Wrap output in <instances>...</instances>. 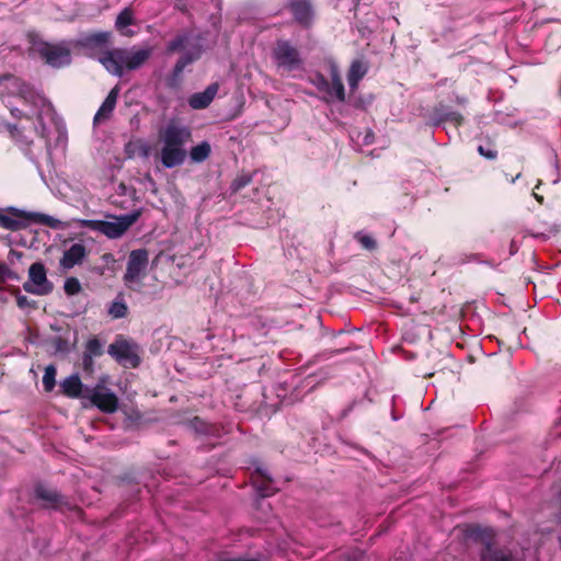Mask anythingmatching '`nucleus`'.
<instances>
[{
    "label": "nucleus",
    "instance_id": "obj_1",
    "mask_svg": "<svg viewBox=\"0 0 561 561\" xmlns=\"http://www.w3.org/2000/svg\"><path fill=\"white\" fill-rule=\"evenodd\" d=\"M158 137L161 144L159 158L162 165L168 169L181 165L186 159L184 146L192 139L191 130L171 122L159 130Z\"/></svg>",
    "mask_w": 561,
    "mask_h": 561
},
{
    "label": "nucleus",
    "instance_id": "obj_2",
    "mask_svg": "<svg viewBox=\"0 0 561 561\" xmlns=\"http://www.w3.org/2000/svg\"><path fill=\"white\" fill-rule=\"evenodd\" d=\"M27 37L31 44V49L49 66L58 68L70 62L71 53L66 43H48L35 33H30Z\"/></svg>",
    "mask_w": 561,
    "mask_h": 561
},
{
    "label": "nucleus",
    "instance_id": "obj_3",
    "mask_svg": "<svg viewBox=\"0 0 561 561\" xmlns=\"http://www.w3.org/2000/svg\"><path fill=\"white\" fill-rule=\"evenodd\" d=\"M141 211L135 210L124 216H108V220H82L81 225L94 231H99L110 239L121 238L140 217Z\"/></svg>",
    "mask_w": 561,
    "mask_h": 561
},
{
    "label": "nucleus",
    "instance_id": "obj_4",
    "mask_svg": "<svg viewBox=\"0 0 561 561\" xmlns=\"http://www.w3.org/2000/svg\"><path fill=\"white\" fill-rule=\"evenodd\" d=\"M149 264V252L136 249L129 252L123 279L128 287L139 284Z\"/></svg>",
    "mask_w": 561,
    "mask_h": 561
},
{
    "label": "nucleus",
    "instance_id": "obj_5",
    "mask_svg": "<svg viewBox=\"0 0 561 561\" xmlns=\"http://www.w3.org/2000/svg\"><path fill=\"white\" fill-rule=\"evenodd\" d=\"M28 282L23 285L25 291L44 296L51 291L53 285L47 279L46 268L43 263H33L28 268Z\"/></svg>",
    "mask_w": 561,
    "mask_h": 561
},
{
    "label": "nucleus",
    "instance_id": "obj_6",
    "mask_svg": "<svg viewBox=\"0 0 561 561\" xmlns=\"http://www.w3.org/2000/svg\"><path fill=\"white\" fill-rule=\"evenodd\" d=\"M107 352L125 367L136 368L140 363L137 345L126 340H117L108 346Z\"/></svg>",
    "mask_w": 561,
    "mask_h": 561
},
{
    "label": "nucleus",
    "instance_id": "obj_7",
    "mask_svg": "<svg viewBox=\"0 0 561 561\" xmlns=\"http://www.w3.org/2000/svg\"><path fill=\"white\" fill-rule=\"evenodd\" d=\"M128 49L113 48L101 54L99 61L111 73L122 77L127 70Z\"/></svg>",
    "mask_w": 561,
    "mask_h": 561
},
{
    "label": "nucleus",
    "instance_id": "obj_8",
    "mask_svg": "<svg viewBox=\"0 0 561 561\" xmlns=\"http://www.w3.org/2000/svg\"><path fill=\"white\" fill-rule=\"evenodd\" d=\"M92 405L105 413H113L118 408L117 396L103 385H96L88 396Z\"/></svg>",
    "mask_w": 561,
    "mask_h": 561
},
{
    "label": "nucleus",
    "instance_id": "obj_9",
    "mask_svg": "<svg viewBox=\"0 0 561 561\" xmlns=\"http://www.w3.org/2000/svg\"><path fill=\"white\" fill-rule=\"evenodd\" d=\"M274 57L279 67L294 69L300 65L298 50L287 41H277L274 48Z\"/></svg>",
    "mask_w": 561,
    "mask_h": 561
},
{
    "label": "nucleus",
    "instance_id": "obj_10",
    "mask_svg": "<svg viewBox=\"0 0 561 561\" xmlns=\"http://www.w3.org/2000/svg\"><path fill=\"white\" fill-rule=\"evenodd\" d=\"M295 21L305 26H310L313 19V10L310 0H289L288 5Z\"/></svg>",
    "mask_w": 561,
    "mask_h": 561
},
{
    "label": "nucleus",
    "instance_id": "obj_11",
    "mask_svg": "<svg viewBox=\"0 0 561 561\" xmlns=\"http://www.w3.org/2000/svg\"><path fill=\"white\" fill-rule=\"evenodd\" d=\"M31 217V215L19 210H13L9 215L0 213V226L8 230L18 231L27 226V220Z\"/></svg>",
    "mask_w": 561,
    "mask_h": 561
},
{
    "label": "nucleus",
    "instance_id": "obj_12",
    "mask_svg": "<svg viewBox=\"0 0 561 561\" xmlns=\"http://www.w3.org/2000/svg\"><path fill=\"white\" fill-rule=\"evenodd\" d=\"M219 85L218 83H211L208 85L205 91L194 93L188 99V104L194 110H202L207 107L213 100L215 99L217 92H218Z\"/></svg>",
    "mask_w": 561,
    "mask_h": 561
},
{
    "label": "nucleus",
    "instance_id": "obj_13",
    "mask_svg": "<svg viewBox=\"0 0 561 561\" xmlns=\"http://www.w3.org/2000/svg\"><path fill=\"white\" fill-rule=\"evenodd\" d=\"M85 255V247L81 243H75L67 251H65L62 257L60 259V265L65 270H70L75 265L82 263Z\"/></svg>",
    "mask_w": 561,
    "mask_h": 561
},
{
    "label": "nucleus",
    "instance_id": "obj_14",
    "mask_svg": "<svg viewBox=\"0 0 561 561\" xmlns=\"http://www.w3.org/2000/svg\"><path fill=\"white\" fill-rule=\"evenodd\" d=\"M35 494L38 500L43 501V505L48 508L59 507L64 503L59 493L43 484L36 486Z\"/></svg>",
    "mask_w": 561,
    "mask_h": 561
},
{
    "label": "nucleus",
    "instance_id": "obj_15",
    "mask_svg": "<svg viewBox=\"0 0 561 561\" xmlns=\"http://www.w3.org/2000/svg\"><path fill=\"white\" fill-rule=\"evenodd\" d=\"M152 55L151 47H142L128 50L127 70H136L145 65Z\"/></svg>",
    "mask_w": 561,
    "mask_h": 561
},
{
    "label": "nucleus",
    "instance_id": "obj_16",
    "mask_svg": "<svg viewBox=\"0 0 561 561\" xmlns=\"http://www.w3.org/2000/svg\"><path fill=\"white\" fill-rule=\"evenodd\" d=\"M118 98V88L115 87L112 89V91L108 93L107 98L96 112L94 116V123H101L103 121H106L111 117L112 112L115 108L116 102Z\"/></svg>",
    "mask_w": 561,
    "mask_h": 561
},
{
    "label": "nucleus",
    "instance_id": "obj_17",
    "mask_svg": "<svg viewBox=\"0 0 561 561\" xmlns=\"http://www.w3.org/2000/svg\"><path fill=\"white\" fill-rule=\"evenodd\" d=\"M125 151L128 158H148L151 152V148L144 139L138 138L130 140L126 145Z\"/></svg>",
    "mask_w": 561,
    "mask_h": 561
},
{
    "label": "nucleus",
    "instance_id": "obj_18",
    "mask_svg": "<svg viewBox=\"0 0 561 561\" xmlns=\"http://www.w3.org/2000/svg\"><path fill=\"white\" fill-rule=\"evenodd\" d=\"M60 386L64 393L68 397L78 398L82 393L83 385L79 376L77 375L70 376L69 378L65 379Z\"/></svg>",
    "mask_w": 561,
    "mask_h": 561
},
{
    "label": "nucleus",
    "instance_id": "obj_19",
    "mask_svg": "<svg viewBox=\"0 0 561 561\" xmlns=\"http://www.w3.org/2000/svg\"><path fill=\"white\" fill-rule=\"evenodd\" d=\"M193 46L195 48V50L193 53H188V54L184 55L176 61L174 69H173V75L175 77H179L188 64H191L193 60H195L199 57L201 50H202L201 45L197 43Z\"/></svg>",
    "mask_w": 561,
    "mask_h": 561
},
{
    "label": "nucleus",
    "instance_id": "obj_20",
    "mask_svg": "<svg viewBox=\"0 0 561 561\" xmlns=\"http://www.w3.org/2000/svg\"><path fill=\"white\" fill-rule=\"evenodd\" d=\"M128 313V307L123 299L122 294L117 296V298L111 304L108 308V314L113 319L125 318Z\"/></svg>",
    "mask_w": 561,
    "mask_h": 561
},
{
    "label": "nucleus",
    "instance_id": "obj_21",
    "mask_svg": "<svg viewBox=\"0 0 561 561\" xmlns=\"http://www.w3.org/2000/svg\"><path fill=\"white\" fill-rule=\"evenodd\" d=\"M193 35L191 33H183L178 35L173 41L168 44V53H176L185 49L190 44Z\"/></svg>",
    "mask_w": 561,
    "mask_h": 561
},
{
    "label": "nucleus",
    "instance_id": "obj_22",
    "mask_svg": "<svg viewBox=\"0 0 561 561\" xmlns=\"http://www.w3.org/2000/svg\"><path fill=\"white\" fill-rule=\"evenodd\" d=\"M366 73V68L364 65L356 60L352 64L350 72H348V82L352 89H356L359 80Z\"/></svg>",
    "mask_w": 561,
    "mask_h": 561
},
{
    "label": "nucleus",
    "instance_id": "obj_23",
    "mask_svg": "<svg viewBox=\"0 0 561 561\" xmlns=\"http://www.w3.org/2000/svg\"><path fill=\"white\" fill-rule=\"evenodd\" d=\"M329 93L330 95L335 96L339 101H344L345 99V92L342 80L334 68L332 69V87Z\"/></svg>",
    "mask_w": 561,
    "mask_h": 561
},
{
    "label": "nucleus",
    "instance_id": "obj_24",
    "mask_svg": "<svg viewBox=\"0 0 561 561\" xmlns=\"http://www.w3.org/2000/svg\"><path fill=\"white\" fill-rule=\"evenodd\" d=\"M210 153V145L206 141L191 149V159L195 162H202L208 158Z\"/></svg>",
    "mask_w": 561,
    "mask_h": 561
},
{
    "label": "nucleus",
    "instance_id": "obj_25",
    "mask_svg": "<svg viewBox=\"0 0 561 561\" xmlns=\"http://www.w3.org/2000/svg\"><path fill=\"white\" fill-rule=\"evenodd\" d=\"M134 23V13L131 9L126 8L124 9L116 19L115 26L118 30H123Z\"/></svg>",
    "mask_w": 561,
    "mask_h": 561
},
{
    "label": "nucleus",
    "instance_id": "obj_26",
    "mask_svg": "<svg viewBox=\"0 0 561 561\" xmlns=\"http://www.w3.org/2000/svg\"><path fill=\"white\" fill-rule=\"evenodd\" d=\"M56 368L54 366H47L43 376V385L46 391H51L55 387Z\"/></svg>",
    "mask_w": 561,
    "mask_h": 561
},
{
    "label": "nucleus",
    "instance_id": "obj_27",
    "mask_svg": "<svg viewBox=\"0 0 561 561\" xmlns=\"http://www.w3.org/2000/svg\"><path fill=\"white\" fill-rule=\"evenodd\" d=\"M64 289L66 294L72 296L79 294L82 288L78 278L69 277L65 282Z\"/></svg>",
    "mask_w": 561,
    "mask_h": 561
},
{
    "label": "nucleus",
    "instance_id": "obj_28",
    "mask_svg": "<svg viewBox=\"0 0 561 561\" xmlns=\"http://www.w3.org/2000/svg\"><path fill=\"white\" fill-rule=\"evenodd\" d=\"M101 343L98 339H91L87 343V353L91 354V356H98L101 354Z\"/></svg>",
    "mask_w": 561,
    "mask_h": 561
},
{
    "label": "nucleus",
    "instance_id": "obj_29",
    "mask_svg": "<svg viewBox=\"0 0 561 561\" xmlns=\"http://www.w3.org/2000/svg\"><path fill=\"white\" fill-rule=\"evenodd\" d=\"M110 39V33H96L89 37V42L96 45L106 44Z\"/></svg>",
    "mask_w": 561,
    "mask_h": 561
},
{
    "label": "nucleus",
    "instance_id": "obj_30",
    "mask_svg": "<svg viewBox=\"0 0 561 561\" xmlns=\"http://www.w3.org/2000/svg\"><path fill=\"white\" fill-rule=\"evenodd\" d=\"M83 368H84V370H87L89 373L93 371V356H91V354H84Z\"/></svg>",
    "mask_w": 561,
    "mask_h": 561
},
{
    "label": "nucleus",
    "instance_id": "obj_31",
    "mask_svg": "<svg viewBox=\"0 0 561 561\" xmlns=\"http://www.w3.org/2000/svg\"><path fill=\"white\" fill-rule=\"evenodd\" d=\"M478 151L481 156L488 158V159H494L496 157V152L494 150L484 149L482 146L478 148Z\"/></svg>",
    "mask_w": 561,
    "mask_h": 561
},
{
    "label": "nucleus",
    "instance_id": "obj_32",
    "mask_svg": "<svg viewBox=\"0 0 561 561\" xmlns=\"http://www.w3.org/2000/svg\"><path fill=\"white\" fill-rule=\"evenodd\" d=\"M360 242L367 249H374L375 245H376L375 240L373 238H370V237H367V236L362 237L360 238Z\"/></svg>",
    "mask_w": 561,
    "mask_h": 561
},
{
    "label": "nucleus",
    "instance_id": "obj_33",
    "mask_svg": "<svg viewBox=\"0 0 561 561\" xmlns=\"http://www.w3.org/2000/svg\"><path fill=\"white\" fill-rule=\"evenodd\" d=\"M16 301H18L19 307H21V308L30 306V301L25 296H19L16 298Z\"/></svg>",
    "mask_w": 561,
    "mask_h": 561
},
{
    "label": "nucleus",
    "instance_id": "obj_34",
    "mask_svg": "<svg viewBox=\"0 0 561 561\" xmlns=\"http://www.w3.org/2000/svg\"><path fill=\"white\" fill-rule=\"evenodd\" d=\"M220 561H257L255 559H224Z\"/></svg>",
    "mask_w": 561,
    "mask_h": 561
},
{
    "label": "nucleus",
    "instance_id": "obj_35",
    "mask_svg": "<svg viewBox=\"0 0 561 561\" xmlns=\"http://www.w3.org/2000/svg\"><path fill=\"white\" fill-rule=\"evenodd\" d=\"M10 270L5 265H0V274H7Z\"/></svg>",
    "mask_w": 561,
    "mask_h": 561
},
{
    "label": "nucleus",
    "instance_id": "obj_36",
    "mask_svg": "<svg viewBox=\"0 0 561 561\" xmlns=\"http://www.w3.org/2000/svg\"><path fill=\"white\" fill-rule=\"evenodd\" d=\"M119 188H121L123 192H125V190H126L125 184L121 183V184H119Z\"/></svg>",
    "mask_w": 561,
    "mask_h": 561
}]
</instances>
